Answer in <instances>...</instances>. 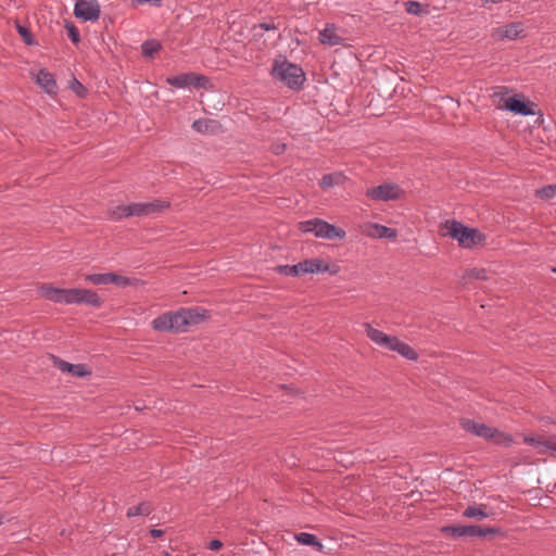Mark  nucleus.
<instances>
[{
	"label": "nucleus",
	"instance_id": "3",
	"mask_svg": "<svg viewBox=\"0 0 556 556\" xmlns=\"http://www.w3.org/2000/svg\"><path fill=\"white\" fill-rule=\"evenodd\" d=\"M493 104L498 110H506L515 115H534L536 105L527 100L522 94L513 93V91L505 86L496 87L491 94Z\"/></svg>",
	"mask_w": 556,
	"mask_h": 556
},
{
	"label": "nucleus",
	"instance_id": "23",
	"mask_svg": "<svg viewBox=\"0 0 556 556\" xmlns=\"http://www.w3.org/2000/svg\"><path fill=\"white\" fill-rule=\"evenodd\" d=\"M192 128L201 134H217L220 131V125L217 121L202 118L194 121Z\"/></svg>",
	"mask_w": 556,
	"mask_h": 556
},
{
	"label": "nucleus",
	"instance_id": "44",
	"mask_svg": "<svg viewBox=\"0 0 556 556\" xmlns=\"http://www.w3.org/2000/svg\"><path fill=\"white\" fill-rule=\"evenodd\" d=\"M2 519H3V517H0V525L2 523Z\"/></svg>",
	"mask_w": 556,
	"mask_h": 556
},
{
	"label": "nucleus",
	"instance_id": "9",
	"mask_svg": "<svg viewBox=\"0 0 556 556\" xmlns=\"http://www.w3.org/2000/svg\"><path fill=\"white\" fill-rule=\"evenodd\" d=\"M170 206L166 200L155 199L149 202L132 203V214L136 217H153Z\"/></svg>",
	"mask_w": 556,
	"mask_h": 556
},
{
	"label": "nucleus",
	"instance_id": "5",
	"mask_svg": "<svg viewBox=\"0 0 556 556\" xmlns=\"http://www.w3.org/2000/svg\"><path fill=\"white\" fill-rule=\"evenodd\" d=\"M364 328L367 337L378 346L396 352L409 361L418 359V353L410 345L401 341L397 337L387 334L386 332L374 328L369 323H365Z\"/></svg>",
	"mask_w": 556,
	"mask_h": 556
},
{
	"label": "nucleus",
	"instance_id": "35",
	"mask_svg": "<svg viewBox=\"0 0 556 556\" xmlns=\"http://www.w3.org/2000/svg\"><path fill=\"white\" fill-rule=\"evenodd\" d=\"M16 29L21 37L24 39L25 43L31 45L33 40L30 31L25 26L22 25H16Z\"/></svg>",
	"mask_w": 556,
	"mask_h": 556
},
{
	"label": "nucleus",
	"instance_id": "25",
	"mask_svg": "<svg viewBox=\"0 0 556 556\" xmlns=\"http://www.w3.org/2000/svg\"><path fill=\"white\" fill-rule=\"evenodd\" d=\"M132 203L130 204H116L112 205L108 213L110 215L111 219L119 220L124 217H130L134 216L132 214Z\"/></svg>",
	"mask_w": 556,
	"mask_h": 556
},
{
	"label": "nucleus",
	"instance_id": "41",
	"mask_svg": "<svg viewBox=\"0 0 556 556\" xmlns=\"http://www.w3.org/2000/svg\"><path fill=\"white\" fill-rule=\"evenodd\" d=\"M150 533L153 538H160L163 534V531L159 529H152Z\"/></svg>",
	"mask_w": 556,
	"mask_h": 556
},
{
	"label": "nucleus",
	"instance_id": "32",
	"mask_svg": "<svg viewBox=\"0 0 556 556\" xmlns=\"http://www.w3.org/2000/svg\"><path fill=\"white\" fill-rule=\"evenodd\" d=\"M406 11L414 15H420L425 12L422 5L416 1H409L406 3Z\"/></svg>",
	"mask_w": 556,
	"mask_h": 556
},
{
	"label": "nucleus",
	"instance_id": "18",
	"mask_svg": "<svg viewBox=\"0 0 556 556\" xmlns=\"http://www.w3.org/2000/svg\"><path fill=\"white\" fill-rule=\"evenodd\" d=\"M152 328L160 332H179L177 312H166L152 320Z\"/></svg>",
	"mask_w": 556,
	"mask_h": 556
},
{
	"label": "nucleus",
	"instance_id": "22",
	"mask_svg": "<svg viewBox=\"0 0 556 556\" xmlns=\"http://www.w3.org/2000/svg\"><path fill=\"white\" fill-rule=\"evenodd\" d=\"M493 515L492 509L489 508L485 504L480 505H471L468 506L464 511L463 516L467 518H473L477 520H482Z\"/></svg>",
	"mask_w": 556,
	"mask_h": 556
},
{
	"label": "nucleus",
	"instance_id": "14",
	"mask_svg": "<svg viewBox=\"0 0 556 556\" xmlns=\"http://www.w3.org/2000/svg\"><path fill=\"white\" fill-rule=\"evenodd\" d=\"M85 280L89 283H92L94 286H101V285H115L118 287H126L134 285V280L130 278L115 274V273H105V274H90L85 276Z\"/></svg>",
	"mask_w": 556,
	"mask_h": 556
},
{
	"label": "nucleus",
	"instance_id": "36",
	"mask_svg": "<svg viewBox=\"0 0 556 556\" xmlns=\"http://www.w3.org/2000/svg\"><path fill=\"white\" fill-rule=\"evenodd\" d=\"M66 29H67L68 36L72 39V41L75 43L78 42L79 41V31L76 28V26L72 23H67Z\"/></svg>",
	"mask_w": 556,
	"mask_h": 556
},
{
	"label": "nucleus",
	"instance_id": "2",
	"mask_svg": "<svg viewBox=\"0 0 556 556\" xmlns=\"http://www.w3.org/2000/svg\"><path fill=\"white\" fill-rule=\"evenodd\" d=\"M440 232L443 237H450L457 241L458 245L463 249H477L483 247L486 237L480 230L468 227L463 223L448 219L440 226Z\"/></svg>",
	"mask_w": 556,
	"mask_h": 556
},
{
	"label": "nucleus",
	"instance_id": "10",
	"mask_svg": "<svg viewBox=\"0 0 556 556\" xmlns=\"http://www.w3.org/2000/svg\"><path fill=\"white\" fill-rule=\"evenodd\" d=\"M366 195L374 201H390L401 199L403 190L395 184L386 182L378 187L369 188Z\"/></svg>",
	"mask_w": 556,
	"mask_h": 556
},
{
	"label": "nucleus",
	"instance_id": "38",
	"mask_svg": "<svg viewBox=\"0 0 556 556\" xmlns=\"http://www.w3.org/2000/svg\"><path fill=\"white\" fill-rule=\"evenodd\" d=\"M254 29L256 33H257V29L275 30L276 26L274 25V23H262L258 26H256Z\"/></svg>",
	"mask_w": 556,
	"mask_h": 556
},
{
	"label": "nucleus",
	"instance_id": "6",
	"mask_svg": "<svg viewBox=\"0 0 556 556\" xmlns=\"http://www.w3.org/2000/svg\"><path fill=\"white\" fill-rule=\"evenodd\" d=\"M460 425L467 432L473 433L475 435L485 440H490L496 444L508 446L513 442V439L509 434L491 428L484 424H479L471 419H463Z\"/></svg>",
	"mask_w": 556,
	"mask_h": 556
},
{
	"label": "nucleus",
	"instance_id": "8",
	"mask_svg": "<svg viewBox=\"0 0 556 556\" xmlns=\"http://www.w3.org/2000/svg\"><path fill=\"white\" fill-rule=\"evenodd\" d=\"M176 312L179 332L208 319V312L202 307L180 308Z\"/></svg>",
	"mask_w": 556,
	"mask_h": 556
},
{
	"label": "nucleus",
	"instance_id": "27",
	"mask_svg": "<svg viewBox=\"0 0 556 556\" xmlns=\"http://www.w3.org/2000/svg\"><path fill=\"white\" fill-rule=\"evenodd\" d=\"M294 538L302 545L313 546L319 552L324 549L323 543L314 534L301 532L296 533Z\"/></svg>",
	"mask_w": 556,
	"mask_h": 556
},
{
	"label": "nucleus",
	"instance_id": "29",
	"mask_svg": "<svg viewBox=\"0 0 556 556\" xmlns=\"http://www.w3.org/2000/svg\"><path fill=\"white\" fill-rule=\"evenodd\" d=\"M277 273L286 276L303 275L301 262L295 265H280L276 267Z\"/></svg>",
	"mask_w": 556,
	"mask_h": 556
},
{
	"label": "nucleus",
	"instance_id": "13",
	"mask_svg": "<svg viewBox=\"0 0 556 556\" xmlns=\"http://www.w3.org/2000/svg\"><path fill=\"white\" fill-rule=\"evenodd\" d=\"M442 532L454 536H486L497 533L498 530L480 526H448L443 527Z\"/></svg>",
	"mask_w": 556,
	"mask_h": 556
},
{
	"label": "nucleus",
	"instance_id": "33",
	"mask_svg": "<svg viewBox=\"0 0 556 556\" xmlns=\"http://www.w3.org/2000/svg\"><path fill=\"white\" fill-rule=\"evenodd\" d=\"M468 277L472 279H481L484 280L488 278L486 270L484 268H471L468 270Z\"/></svg>",
	"mask_w": 556,
	"mask_h": 556
},
{
	"label": "nucleus",
	"instance_id": "17",
	"mask_svg": "<svg viewBox=\"0 0 556 556\" xmlns=\"http://www.w3.org/2000/svg\"><path fill=\"white\" fill-rule=\"evenodd\" d=\"M345 37L339 27L333 24H327L326 27L319 31V41L328 46H345Z\"/></svg>",
	"mask_w": 556,
	"mask_h": 556
},
{
	"label": "nucleus",
	"instance_id": "12",
	"mask_svg": "<svg viewBox=\"0 0 556 556\" xmlns=\"http://www.w3.org/2000/svg\"><path fill=\"white\" fill-rule=\"evenodd\" d=\"M166 81L177 88L195 87L207 88L210 85L208 78L195 73H184L177 76L166 78Z\"/></svg>",
	"mask_w": 556,
	"mask_h": 556
},
{
	"label": "nucleus",
	"instance_id": "16",
	"mask_svg": "<svg viewBox=\"0 0 556 556\" xmlns=\"http://www.w3.org/2000/svg\"><path fill=\"white\" fill-rule=\"evenodd\" d=\"M362 232L372 239H391L395 240L397 237V231L393 228L367 222L361 226Z\"/></svg>",
	"mask_w": 556,
	"mask_h": 556
},
{
	"label": "nucleus",
	"instance_id": "11",
	"mask_svg": "<svg viewBox=\"0 0 556 556\" xmlns=\"http://www.w3.org/2000/svg\"><path fill=\"white\" fill-rule=\"evenodd\" d=\"M100 4L98 0H76L74 15L84 22H96L100 17Z\"/></svg>",
	"mask_w": 556,
	"mask_h": 556
},
{
	"label": "nucleus",
	"instance_id": "26",
	"mask_svg": "<svg viewBox=\"0 0 556 556\" xmlns=\"http://www.w3.org/2000/svg\"><path fill=\"white\" fill-rule=\"evenodd\" d=\"M346 179V176H344L342 173H332L325 175L321 178L319 185L321 188L327 189L333 186L343 185Z\"/></svg>",
	"mask_w": 556,
	"mask_h": 556
},
{
	"label": "nucleus",
	"instance_id": "37",
	"mask_svg": "<svg viewBox=\"0 0 556 556\" xmlns=\"http://www.w3.org/2000/svg\"><path fill=\"white\" fill-rule=\"evenodd\" d=\"M71 88L78 97H85L86 88L77 79L72 80Z\"/></svg>",
	"mask_w": 556,
	"mask_h": 556
},
{
	"label": "nucleus",
	"instance_id": "34",
	"mask_svg": "<svg viewBox=\"0 0 556 556\" xmlns=\"http://www.w3.org/2000/svg\"><path fill=\"white\" fill-rule=\"evenodd\" d=\"M142 4L159 8L162 5V0H131V7L137 8Z\"/></svg>",
	"mask_w": 556,
	"mask_h": 556
},
{
	"label": "nucleus",
	"instance_id": "42",
	"mask_svg": "<svg viewBox=\"0 0 556 556\" xmlns=\"http://www.w3.org/2000/svg\"><path fill=\"white\" fill-rule=\"evenodd\" d=\"M483 5H486L488 3H500L503 0H481Z\"/></svg>",
	"mask_w": 556,
	"mask_h": 556
},
{
	"label": "nucleus",
	"instance_id": "15",
	"mask_svg": "<svg viewBox=\"0 0 556 556\" xmlns=\"http://www.w3.org/2000/svg\"><path fill=\"white\" fill-rule=\"evenodd\" d=\"M302 273L304 274H320L329 273L337 275L340 271V266L334 263H329L324 258H309L301 262Z\"/></svg>",
	"mask_w": 556,
	"mask_h": 556
},
{
	"label": "nucleus",
	"instance_id": "1",
	"mask_svg": "<svg viewBox=\"0 0 556 556\" xmlns=\"http://www.w3.org/2000/svg\"><path fill=\"white\" fill-rule=\"evenodd\" d=\"M38 293L41 298L60 304H87L92 307H100L103 304L101 296L90 289H60L45 283L38 287Z\"/></svg>",
	"mask_w": 556,
	"mask_h": 556
},
{
	"label": "nucleus",
	"instance_id": "19",
	"mask_svg": "<svg viewBox=\"0 0 556 556\" xmlns=\"http://www.w3.org/2000/svg\"><path fill=\"white\" fill-rule=\"evenodd\" d=\"M523 30L525 28L522 23L514 22L495 28L492 33V37L496 40H514L518 38L523 33Z\"/></svg>",
	"mask_w": 556,
	"mask_h": 556
},
{
	"label": "nucleus",
	"instance_id": "43",
	"mask_svg": "<svg viewBox=\"0 0 556 556\" xmlns=\"http://www.w3.org/2000/svg\"><path fill=\"white\" fill-rule=\"evenodd\" d=\"M552 271L556 274V267H553V268H552Z\"/></svg>",
	"mask_w": 556,
	"mask_h": 556
},
{
	"label": "nucleus",
	"instance_id": "7",
	"mask_svg": "<svg viewBox=\"0 0 556 556\" xmlns=\"http://www.w3.org/2000/svg\"><path fill=\"white\" fill-rule=\"evenodd\" d=\"M299 229L302 232H313L317 238L328 240L343 239L346 235L343 229L319 218L299 223Z\"/></svg>",
	"mask_w": 556,
	"mask_h": 556
},
{
	"label": "nucleus",
	"instance_id": "28",
	"mask_svg": "<svg viewBox=\"0 0 556 556\" xmlns=\"http://www.w3.org/2000/svg\"><path fill=\"white\" fill-rule=\"evenodd\" d=\"M152 511V507L149 503H140L139 505L131 506L127 509L128 517L135 516H148Z\"/></svg>",
	"mask_w": 556,
	"mask_h": 556
},
{
	"label": "nucleus",
	"instance_id": "31",
	"mask_svg": "<svg viewBox=\"0 0 556 556\" xmlns=\"http://www.w3.org/2000/svg\"><path fill=\"white\" fill-rule=\"evenodd\" d=\"M535 195L544 200L553 199L554 197H556V185H548L546 187L538 189L535 191Z\"/></svg>",
	"mask_w": 556,
	"mask_h": 556
},
{
	"label": "nucleus",
	"instance_id": "21",
	"mask_svg": "<svg viewBox=\"0 0 556 556\" xmlns=\"http://www.w3.org/2000/svg\"><path fill=\"white\" fill-rule=\"evenodd\" d=\"M54 365L62 372H67L78 378H84L91 374V369L85 364H71L62 359H54Z\"/></svg>",
	"mask_w": 556,
	"mask_h": 556
},
{
	"label": "nucleus",
	"instance_id": "20",
	"mask_svg": "<svg viewBox=\"0 0 556 556\" xmlns=\"http://www.w3.org/2000/svg\"><path fill=\"white\" fill-rule=\"evenodd\" d=\"M523 441L528 444L533 445L536 448L538 453H540V454H544L547 451L556 452V438L555 437L545 438L542 435H538V437L526 435L523 438Z\"/></svg>",
	"mask_w": 556,
	"mask_h": 556
},
{
	"label": "nucleus",
	"instance_id": "4",
	"mask_svg": "<svg viewBox=\"0 0 556 556\" xmlns=\"http://www.w3.org/2000/svg\"><path fill=\"white\" fill-rule=\"evenodd\" d=\"M270 74L276 81L292 90H300L306 80L303 68L282 56L274 59Z\"/></svg>",
	"mask_w": 556,
	"mask_h": 556
},
{
	"label": "nucleus",
	"instance_id": "24",
	"mask_svg": "<svg viewBox=\"0 0 556 556\" xmlns=\"http://www.w3.org/2000/svg\"><path fill=\"white\" fill-rule=\"evenodd\" d=\"M37 84L48 93H54L56 90L55 80L49 72L41 70L36 76Z\"/></svg>",
	"mask_w": 556,
	"mask_h": 556
},
{
	"label": "nucleus",
	"instance_id": "30",
	"mask_svg": "<svg viewBox=\"0 0 556 556\" xmlns=\"http://www.w3.org/2000/svg\"><path fill=\"white\" fill-rule=\"evenodd\" d=\"M141 48L144 56H152L161 50V43L156 40H148L142 43Z\"/></svg>",
	"mask_w": 556,
	"mask_h": 556
},
{
	"label": "nucleus",
	"instance_id": "39",
	"mask_svg": "<svg viewBox=\"0 0 556 556\" xmlns=\"http://www.w3.org/2000/svg\"><path fill=\"white\" fill-rule=\"evenodd\" d=\"M223 547V543L219 540H213L208 544V548L212 551H218Z\"/></svg>",
	"mask_w": 556,
	"mask_h": 556
},
{
	"label": "nucleus",
	"instance_id": "40",
	"mask_svg": "<svg viewBox=\"0 0 556 556\" xmlns=\"http://www.w3.org/2000/svg\"><path fill=\"white\" fill-rule=\"evenodd\" d=\"M285 149H286V146L283 143H278V144L273 146L271 151L275 154H280L285 151Z\"/></svg>",
	"mask_w": 556,
	"mask_h": 556
}]
</instances>
